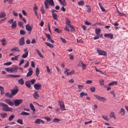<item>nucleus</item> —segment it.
<instances>
[{"label": "nucleus", "instance_id": "f257e3e1", "mask_svg": "<svg viewBox=\"0 0 128 128\" xmlns=\"http://www.w3.org/2000/svg\"><path fill=\"white\" fill-rule=\"evenodd\" d=\"M49 3L50 5L52 6H54V4L53 0H45L44 2V4L46 9H47L49 8L48 4V3Z\"/></svg>", "mask_w": 128, "mask_h": 128}, {"label": "nucleus", "instance_id": "f03ea898", "mask_svg": "<svg viewBox=\"0 0 128 128\" xmlns=\"http://www.w3.org/2000/svg\"><path fill=\"white\" fill-rule=\"evenodd\" d=\"M0 106L3 107L2 110L6 112L10 111V108L8 107V106L5 104L3 103H0Z\"/></svg>", "mask_w": 128, "mask_h": 128}, {"label": "nucleus", "instance_id": "7ed1b4c3", "mask_svg": "<svg viewBox=\"0 0 128 128\" xmlns=\"http://www.w3.org/2000/svg\"><path fill=\"white\" fill-rule=\"evenodd\" d=\"M18 68V66H15V68H5V70L7 72L9 73H12L14 71L17 72V69Z\"/></svg>", "mask_w": 128, "mask_h": 128}, {"label": "nucleus", "instance_id": "20e7f679", "mask_svg": "<svg viewBox=\"0 0 128 128\" xmlns=\"http://www.w3.org/2000/svg\"><path fill=\"white\" fill-rule=\"evenodd\" d=\"M22 102L23 100L22 99H16L14 102V104L15 106H19Z\"/></svg>", "mask_w": 128, "mask_h": 128}, {"label": "nucleus", "instance_id": "39448f33", "mask_svg": "<svg viewBox=\"0 0 128 128\" xmlns=\"http://www.w3.org/2000/svg\"><path fill=\"white\" fill-rule=\"evenodd\" d=\"M94 96L99 101L104 102L106 100V98L102 97H101L100 96L96 95L94 94Z\"/></svg>", "mask_w": 128, "mask_h": 128}, {"label": "nucleus", "instance_id": "423d86ee", "mask_svg": "<svg viewBox=\"0 0 128 128\" xmlns=\"http://www.w3.org/2000/svg\"><path fill=\"white\" fill-rule=\"evenodd\" d=\"M18 89L17 86H14V88L11 90V94L12 96L16 94L18 92Z\"/></svg>", "mask_w": 128, "mask_h": 128}, {"label": "nucleus", "instance_id": "0eeeda50", "mask_svg": "<svg viewBox=\"0 0 128 128\" xmlns=\"http://www.w3.org/2000/svg\"><path fill=\"white\" fill-rule=\"evenodd\" d=\"M58 102L60 105V110L62 111L66 110V109H65L64 105L63 102L62 101L60 100L58 101Z\"/></svg>", "mask_w": 128, "mask_h": 128}, {"label": "nucleus", "instance_id": "6e6552de", "mask_svg": "<svg viewBox=\"0 0 128 128\" xmlns=\"http://www.w3.org/2000/svg\"><path fill=\"white\" fill-rule=\"evenodd\" d=\"M42 85L39 83L35 84L34 85V87L35 89L38 90L41 89L42 88Z\"/></svg>", "mask_w": 128, "mask_h": 128}, {"label": "nucleus", "instance_id": "1a4fd4ad", "mask_svg": "<svg viewBox=\"0 0 128 128\" xmlns=\"http://www.w3.org/2000/svg\"><path fill=\"white\" fill-rule=\"evenodd\" d=\"M97 52L100 55L105 56L107 54V53L105 51H102L100 50H98Z\"/></svg>", "mask_w": 128, "mask_h": 128}, {"label": "nucleus", "instance_id": "9d476101", "mask_svg": "<svg viewBox=\"0 0 128 128\" xmlns=\"http://www.w3.org/2000/svg\"><path fill=\"white\" fill-rule=\"evenodd\" d=\"M24 51L25 52L22 55V57L23 58H25L27 57L28 54V52L27 48L25 49L24 50Z\"/></svg>", "mask_w": 128, "mask_h": 128}, {"label": "nucleus", "instance_id": "9b49d317", "mask_svg": "<svg viewBox=\"0 0 128 128\" xmlns=\"http://www.w3.org/2000/svg\"><path fill=\"white\" fill-rule=\"evenodd\" d=\"M5 101L10 106H13L14 105V103L10 99L6 100H5Z\"/></svg>", "mask_w": 128, "mask_h": 128}, {"label": "nucleus", "instance_id": "f8f14e48", "mask_svg": "<svg viewBox=\"0 0 128 128\" xmlns=\"http://www.w3.org/2000/svg\"><path fill=\"white\" fill-rule=\"evenodd\" d=\"M24 39V37H22L20 40L19 44L20 45L22 46L24 44L25 42Z\"/></svg>", "mask_w": 128, "mask_h": 128}, {"label": "nucleus", "instance_id": "ddd939ff", "mask_svg": "<svg viewBox=\"0 0 128 128\" xmlns=\"http://www.w3.org/2000/svg\"><path fill=\"white\" fill-rule=\"evenodd\" d=\"M104 36L105 37L110 38L111 39H112L113 38V35L112 34H104Z\"/></svg>", "mask_w": 128, "mask_h": 128}, {"label": "nucleus", "instance_id": "4468645a", "mask_svg": "<svg viewBox=\"0 0 128 128\" xmlns=\"http://www.w3.org/2000/svg\"><path fill=\"white\" fill-rule=\"evenodd\" d=\"M29 71L26 74V76L27 77H29L32 74L33 72L32 70V69L31 68H30L28 69Z\"/></svg>", "mask_w": 128, "mask_h": 128}, {"label": "nucleus", "instance_id": "2eb2a0df", "mask_svg": "<svg viewBox=\"0 0 128 128\" xmlns=\"http://www.w3.org/2000/svg\"><path fill=\"white\" fill-rule=\"evenodd\" d=\"M78 65L81 66V65H82V70H85L86 68V64H84L82 61H81L79 62Z\"/></svg>", "mask_w": 128, "mask_h": 128}, {"label": "nucleus", "instance_id": "dca6fc26", "mask_svg": "<svg viewBox=\"0 0 128 128\" xmlns=\"http://www.w3.org/2000/svg\"><path fill=\"white\" fill-rule=\"evenodd\" d=\"M34 122L36 124H40V123L43 124L44 123L43 120L40 119L38 118Z\"/></svg>", "mask_w": 128, "mask_h": 128}, {"label": "nucleus", "instance_id": "f3484780", "mask_svg": "<svg viewBox=\"0 0 128 128\" xmlns=\"http://www.w3.org/2000/svg\"><path fill=\"white\" fill-rule=\"evenodd\" d=\"M26 29L27 30H32V28L31 27L29 24H28L26 25Z\"/></svg>", "mask_w": 128, "mask_h": 128}, {"label": "nucleus", "instance_id": "a211bd4d", "mask_svg": "<svg viewBox=\"0 0 128 128\" xmlns=\"http://www.w3.org/2000/svg\"><path fill=\"white\" fill-rule=\"evenodd\" d=\"M16 20H14L12 23L11 25V27L12 28L14 29L16 28Z\"/></svg>", "mask_w": 128, "mask_h": 128}, {"label": "nucleus", "instance_id": "6ab92c4d", "mask_svg": "<svg viewBox=\"0 0 128 128\" xmlns=\"http://www.w3.org/2000/svg\"><path fill=\"white\" fill-rule=\"evenodd\" d=\"M95 33L97 35H99L100 34V33L101 31V29L100 28H96L95 29Z\"/></svg>", "mask_w": 128, "mask_h": 128}, {"label": "nucleus", "instance_id": "aec40b11", "mask_svg": "<svg viewBox=\"0 0 128 128\" xmlns=\"http://www.w3.org/2000/svg\"><path fill=\"white\" fill-rule=\"evenodd\" d=\"M25 84L26 86L28 88H30L31 87L30 82L29 80H27L25 82Z\"/></svg>", "mask_w": 128, "mask_h": 128}, {"label": "nucleus", "instance_id": "412c9836", "mask_svg": "<svg viewBox=\"0 0 128 128\" xmlns=\"http://www.w3.org/2000/svg\"><path fill=\"white\" fill-rule=\"evenodd\" d=\"M65 19L66 20V24L68 26H70L71 25L70 22L69 20L67 18H66Z\"/></svg>", "mask_w": 128, "mask_h": 128}, {"label": "nucleus", "instance_id": "4be33fe9", "mask_svg": "<svg viewBox=\"0 0 128 128\" xmlns=\"http://www.w3.org/2000/svg\"><path fill=\"white\" fill-rule=\"evenodd\" d=\"M34 98L35 99H37L39 97V96L38 95L36 92H35L33 95Z\"/></svg>", "mask_w": 128, "mask_h": 128}, {"label": "nucleus", "instance_id": "5701e85b", "mask_svg": "<svg viewBox=\"0 0 128 128\" xmlns=\"http://www.w3.org/2000/svg\"><path fill=\"white\" fill-rule=\"evenodd\" d=\"M6 16V14H5L4 12H1L0 14V18L4 17Z\"/></svg>", "mask_w": 128, "mask_h": 128}, {"label": "nucleus", "instance_id": "b1692460", "mask_svg": "<svg viewBox=\"0 0 128 128\" xmlns=\"http://www.w3.org/2000/svg\"><path fill=\"white\" fill-rule=\"evenodd\" d=\"M0 115L2 118H4L6 117L7 116V114L6 113H1Z\"/></svg>", "mask_w": 128, "mask_h": 128}, {"label": "nucleus", "instance_id": "393cba45", "mask_svg": "<svg viewBox=\"0 0 128 128\" xmlns=\"http://www.w3.org/2000/svg\"><path fill=\"white\" fill-rule=\"evenodd\" d=\"M20 114L22 116H27L30 115L29 113L24 111H22L21 113Z\"/></svg>", "mask_w": 128, "mask_h": 128}, {"label": "nucleus", "instance_id": "a878e982", "mask_svg": "<svg viewBox=\"0 0 128 128\" xmlns=\"http://www.w3.org/2000/svg\"><path fill=\"white\" fill-rule=\"evenodd\" d=\"M75 72L74 70H72L70 72H67V73H66V74L67 76L70 75L74 74L75 73Z\"/></svg>", "mask_w": 128, "mask_h": 128}, {"label": "nucleus", "instance_id": "bb28decb", "mask_svg": "<svg viewBox=\"0 0 128 128\" xmlns=\"http://www.w3.org/2000/svg\"><path fill=\"white\" fill-rule=\"evenodd\" d=\"M0 41L2 42V45L3 46H4L6 44V42L5 39H4L3 40H1Z\"/></svg>", "mask_w": 128, "mask_h": 128}, {"label": "nucleus", "instance_id": "cd10ccee", "mask_svg": "<svg viewBox=\"0 0 128 128\" xmlns=\"http://www.w3.org/2000/svg\"><path fill=\"white\" fill-rule=\"evenodd\" d=\"M45 44L47 46H49L50 48H53L54 47V46L50 43L48 42H45Z\"/></svg>", "mask_w": 128, "mask_h": 128}, {"label": "nucleus", "instance_id": "c85d7f7f", "mask_svg": "<svg viewBox=\"0 0 128 128\" xmlns=\"http://www.w3.org/2000/svg\"><path fill=\"white\" fill-rule=\"evenodd\" d=\"M18 83L22 85L24 84V82L22 78H21L18 80Z\"/></svg>", "mask_w": 128, "mask_h": 128}, {"label": "nucleus", "instance_id": "c756f323", "mask_svg": "<svg viewBox=\"0 0 128 128\" xmlns=\"http://www.w3.org/2000/svg\"><path fill=\"white\" fill-rule=\"evenodd\" d=\"M30 107L31 109L34 112L35 111V109L34 108V106L32 103H30Z\"/></svg>", "mask_w": 128, "mask_h": 128}, {"label": "nucleus", "instance_id": "7c9ffc66", "mask_svg": "<svg viewBox=\"0 0 128 128\" xmlns=\"http://www.w3.org/2000/svg\"><path fill=\"white\" fill-rule=\"evenodd\" d=\"M5 96L6 97L10 98H12L13 97L11 94H10L8 92H7L6 93Z\"/></svg>", "mask_w": 128, "mask_h": 128}, {"label": "nucleus", "instance_id": "2f4dec72", "mask_svg": "<svg viewBox=\"0 0 128 128\" xmlns=\"http://www.w3.org/2000/svg\"><path fill=\"white\" fill-rule=\"evenodd\" d=\"M40 73V70L38 69V68L37 67L36 68V70L35 71L36 75L37 77H38Z\"/></svg>", "mask_w": 128, "mask_h": 128}, {"label": "nucleus", "instance_id": "473e14b6", "mask_svg": "<svg viewBox=\"0 0 128 128\" xmlns=\"http://www.w3.org/2000/svg\"><path fill=\"white\" fill-rule=\"evenodd\" d=\"M110 117L111 118H113L114 119H116V117L114 112H111L110 114Z\"/></svg>", "mask_w": 128, "mask_h": 128}, {"label": "nucleus", "instance_id": "72a5a7b5", "mask_svg": "<svg viewBox=\"0 0 128 128\" xmlns=\"http://www.w3.org/2000/svg\"><path fill=\"white\" fill-rule=\"evenodd\" d=\"M54 31L58 33H60L62 32V31L61 30H59L58 28H56L54 29Z\"/></svg>", "mask_w": 128, "mask_h": 128}, {"label": "nucleus", "instance_id": "f704fd0d", "mask_svg": "<svg viewBox=\"0 0 128 128\" xmlns=\"http://www.w3.org/2000/svg\"><path fill=\"white\" fill-rule=\"evenodd\" d=\"M117 13L118 14V15L120 16H125V14H124L122 13H121V12H119L118 11V10L117 8Z\"/></svg>", "mask_w": 128, "mask_h": 128}, {"label": "nucleus", "instance_id": "c9c22d12", "mask_svg": "<svg viewBox=\"0 0 128 128\" xmlns=\"http://www.w3.org/2000/svg\"><path fill=\"white\" fill-rule=\"evenodd\" d=\"M77 4L79 5L83 6L84 4V3L83 1L80 0L78 3Z\"/></svg>", "mask_w": 128, "mask_h": 128}, {"label": "nucleus", "instance_id": "e433bc0d", "mask_svg": "<svg viewBox=\"0 0 128 128\" xmlns=\"http://www.w3.org/2000/svg\"><path fill=\"white\" fill-rule=\"evenodd\" d=\"M14 117V114H12L11 115L9 118L8 120L10 121L12 120Z\"/></svg>", "mask_w": 128, "mask_h": 128}, {"label": "nucleus", "instance_id": "4c0bfd02", "mask_svg": "<svg viewBox=\"0 0 128 128\" xmlns=\"http://www.w3.org/2000/svg\"><path fill=\"white\" fill-rule=\"evenodd\" d=\"M52 16L54 20H58V19L56 18L57 15L56 14H55V13H53V14H52Z\"/></svg>", "mask_w": 128, "mask_h": 128}, {"label": "nucleus", "instance_id": "58836bf2", "mask_svg": "<svg viewBox=\"0 0 128 128\" xmlns=\"http://www.w3.org/2000/svg\"><path fill=\"white\" fill-rule=\"evenodd\" d=\"M120 112L122 113V114L123 115H124L125 114V110H124L122 108H121L120 111Z\"/></svg>", "mask_w": 128, "mask_h": 128}, {"label": "nucleus", "instance_id": "ea45409f", "mask_svg": "<svg viewBox=\"0 0 128 128\" xmlns=\"http://www.w3.org/2000/svg\"><path fill=\"white\" fill-rule=\"evenodd\" d=\"M23 23L22 22H20L18 23V25L22 28H24V26H23Z\"/></svg>", "mask_w": 128, "mask_h": 128}, {"label": "nucleus", "instance_id": "a19ab883", "mask_svg": "<svg viewBox=\"0 0 128 128\" xmlns=\"http://www.w3.org/2000/svg\"><path fill=\"white\" fill-rule=\"evenodd\" d=\"M45 34L48 40H50L51 39V37L49 34H48L46 33H45Z\"/></svg>", "mask_w": 128, "mask_h": 128}, {"label": "nucleus", "instance_id": "79ce46f5", "mask_svg": "<svg viewBox=\"0 0 128 128\" xmlns=\"http://www.w3.org/2000/svg\"><path fill=\"white\" fill-rule=\"evenodd\" d=\"M20 76V75H14L12 74L10 76L14 78H18Z\"/></svg>", "mask_w": 128, "mask_h": 128}, {"label": "nucleus", "instance_id": "37998d69", "mask_svg": "<svg viewBox=\"0 0 128 128\" xmlns=\"http://www.w3.org/2000/svg\"><path fill=\"white\" fill-rule=\"evenodd\" d=\"M36 81V80L35 79H32L30 82V83H31V84H34Z\"/></svg>", "mask_w": 128, "mask_h": 128}, {"label": "nucleus", "instance_id": "c03bdc74", "mask_svg": "<svg viewBox=\"0 0 128 128\" xmlns=\"http://www.w3.org/2000/svg\"><path fill=\"white\" fill-rule=\"evenodd\" d=\"M20 33L21 35H24L26 34L25 31L23 30H21L20 31Z\"/></svg>", "mask_w": 128, "mask_h": 128}, {"label": "nucleus", "instance_id": "a18cd8bd", "mask_svg": "<svg viewBox=\"0 0 128 128\" xmlns=\"http://www.w3.org/2000/svg\"><path fill=\"white\" fill-rule=\"evenodd\" d=\"M16 122L20 124H23V122L22 120L21 119H19Z\"/></svg>", "mask_w": 128, "mask_h": 128}, {"label": "nucleus", "instance_id": "49530a36", "mask_svg": "<svg viewBox=\"0 0 128 128\" xmlns=\"http://www.w3.org/2000/svg\"><path fill=\"white\" fill-rule=\"evenodd\" d=\"M12 64V62H5L4 64V65L6 66H9L10 65Z\"/></svg>", "mask_w": 128, "mask_h": 128}, {"label": "nucleus", "instance_id": "de8ad7c7", "mask_svg": "<svg viewBox=\"0 0 128 128\" xmlns=\"http://www.w3.org/2000/svg\"><path fill=\"white\" fill-rule=\"evenodd\" d=\"M104 80L103 79L100 80L99 82L100 85H103L104 84Z\"/></svg>", "mask_w": 128, "mask_h": 128}, {"label": "nucleus", "instance_id": "09e8293b", "mask_svg": "<svg viewBox=\"0 0 128 128\" xmlns=\"http://www.w3.org/2000/svg\"><path fill=\"white\" fill-rule=\"evenodd\" d=\"M60 119L54 118V120L52 121V122H58V121H60Z\"/></svg>", "mask_w": 128, "mask_h": 128}, {"label": "nucleus", "instance_id": "8fccbe9b", "mask_svg": "<svg viewBox=\"0 0 128 128\" xmlns=\"http://www.w3.org/2000/svg\"><path fill=\"white\" fill-rule=\"evenodd\" d=\"M60 40H62V42L64 43H66V40L64 38H62V37H60Z\"/></svg>", "mask_w": 128, "mask_h": 128}, {"label": "nucleus", "instance_id": "3c124183", "mask_svg": "<svg viewBox=\"0 0 128 128\" xmlns=\"http://www.w3.org/2000/svg\"><path fill=\"white\" fill-rule=\"evenodd\" d=\"M90 90L92 92H94L95 90V87H92L90 88Z\"/></svg>", "mask_w": 128, "mask_h": 128}, {"label": "nucleus", "instance_id": "603ef678", "mask_svg": "<svg viewBox=\"0 0 128 128\" xmlns=\"http://www.w3.org/2000/svg\"><path fill=\"white\" fill-rule=\"evenodd\" d=\"M13 48H14V50L15 51H16L18 52L20 51V49L18 47H14Z\"/></svg>", "mask_w": 128, "mask_h": 128}, {"label": "nucleus", "instance_id": "864d4df0", "mask_svg": "<svg viewBox=\"0 0 128 128\" xmlns=\"http://www.w3.org/2000/svg\"><path fill=\"white\" fill-rule=\"evenodd\" d=\"M29 62L28 61H27L24 66V68H26L29 66Z\"/></svg>", "mask_w": 128, "mask_h": 128}, {"label": "nucleus", "instance_id": "5fc2aeb1", "mask_svg": "<svg viewBox=\"0 0 128 128\" xmlns=\"http://www.w3.org/2000/svg\"><path fill=\"white\" fill-rule=\"evenodd\" d=\"M11 60H18V59L17 58V57L16 56L12 58H11Z\"/></svg>", "mask_w": 128, "mask_h": 128}, {"label": "nucleus", "instance_id": "6e6d98bb", "mask_svg": "<svg viewBox=\"0 0 128 128\" xmlns=\"http://www.w3.org/2000/svg\"><path fill=\"white\" fill-rule=\"evenodd\" d=\"M24 62V59H22L21 60L19 64V66H20L21 64H22Z\"/></svg>", "mask_w": 128, "mask_h": 128}, {"label": "nucleus", "instance_id": "4d7b16f0", "mask_svg": "<svg viewBox=\"0 0 128 128\" xmlns=\"http://www.w3.org/2000/svg\"><path fill=\"white\" fill-rule=\"evenodd\" d=\"M44 118L47 121H50L51 120L50 118L47 116L44 117Z\"/></svg>", "mask_w": 128, "mask_h": 128}, {"label": "nucleus", "instance_id": "13d9d810", "mask_svg": "<svg viewBox=\"0 0 128 128\" xmlns=\"http://www.w3.org/2000/svg\"><path fill=\"white\" fill-rule=\"evenodd\" d=\"M40 11L42 14H44V12L45 11L42 7L40 8Z\"/></svg>", "mask_w": 128, "mask_h": 128}, {"label": "nucleus", "instance_id": "bf43d9fd", "mask_svg": "<svg viewBox=\"0 0 128 128\" xmlns=\"http://www.w3.org/2000/svg\"><path fill=\"white\" fill-rule=\"evenodd\" d=\"M13 21L14 20L13 19H10L8 21V22L10 24L14 22Z\"/></svg>", "mask_w": 128, "mask_h": 128}, {"label": "nucleus", "instance_id": "052dcab7", "mask_svg": "<svg viewBox=\"0 0 128 128\" xmlns=\"http://www.w3.org/2000/svg\"><path fill=\"white\" fill-rule=\"evenodd\" d=\"M84 24H85L87 25H91V23L88 22L87 21H85Z\"/></svg>", "mask_w": 128, "mask_h": 128}, {"label": "nucleus", "instance_id": "680f3d73", "mask_svg": "<svg viewBox=\"0 0 128 128\" xmlns=\"http://www.w3.org/2000/svg\"><path fill=\"white\" fill-rule=\"evenodd\" d=\"M78 86L79 89H81L84 87V86L83 85H78Z\"/></svg>", "mask_w": 128, "mask_h": 128}, {"label": "nucleus", "instance_id": "e2e57ef3", "mask_svg": "<svg viewBox=\"0 0 128 128\" xmlns=\"http://www.w3.org/2000/svg\"><path fill=\"white\" fill-rule=\"evenodd\" d=\"M84 93L83 92H81L80 94V96L81 98H82L83 96H84Z\"/></svg>", "mask_w": 128, "mask_h": 128}, {"label": "nucleus", "instance_id": "0e129e2a", "mask_svg": "<svg viewBox=\"0 0 128 128\" xmlns=\"http://www.w3.org/2000/svg\"><path fill=\"white\" fill-rule=\"evenodd\" d=\"M31 66L32 67L34 68L35 67V64L34 61H32L31 62Z\"/></svg>", "mask_w": 128, "mask_h": 128}, {"label": "nucleus", "instance_id": "69168bd1", "mask_svg": "<svg viewBox=\"0 0 128 128\" xmlns=\"http://www.w3.org/2000/svg\"><path fill=\"white\" fill-rule=\"evenodd\" d=\"M100 8L102 10V12H106V10L104 8H103V7L102 6H101Z\"/></svg>", "mask_w": 128, "mask_h": 128}, {"label": "nucleus", "instance_id": "338daca9", "mask_svg": "<svg viewBox=\"0 0 128 128\" xmlns=\"http://www.w3.org/2000/svg\"><path fill=\"white\" fill-rule=\"evenodd\" d=\"M22 12L24 16H26L27 15V14L24 10H22Z\"/></svg>", "mask_w": 128, "mask_h": 128}, {"label": "nucleus", "instance_id": "774afa93", "mask_svg": "<svg viewBox=\"0 0 128 128\" xmlns=\"http://www.w3.org/2000/svg\"><path fill=\"white\" fill-rule=\"evenodd\" d=\"M12 14L14 15V16H18V14L16 12H15L14 10L12 12Z\"/></svg>", "mask_w": 128, "mask_h": 128}]
</instances>
